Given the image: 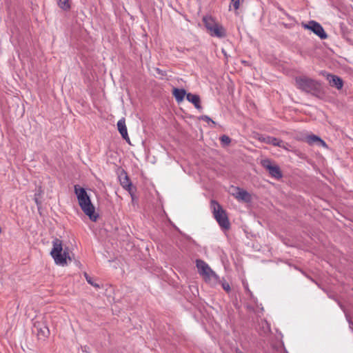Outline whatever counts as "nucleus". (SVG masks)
Segmentation results:
<instances>
[{
  "label": "nucleus",
  "mask_w": 353,
  "mask_h": 353,
  "mask_svg": "<svg viewBox=\"0 0 353 353\" xmlns=\"http://www.w3.org/2000/svg\"><path fill=\"white\" fill-rule=\"evenodd\" d=\"M223 288L227 292H229L230 291V286L228 283L224 282L222 283Z\"/></svg>",
  "instance_id": "28"
},
{
  "label": "nucleus",
  "mask_w": 353,
  "mask_h": 353,
  "mask_svg": "<svg viewBox=\"0 0 353 353\" xmlns=\"http://www.w3.org/2000/svg\"><path fill=\"white\" fill-rule=\"evenodd\" d=\"M117 129L121 137L130 143V138L128 134L125 118L123 117L119 120L117 122Z\"/></svg>",
  "instance_id": "11"
},
{
  "label": "nucleus",
  "mask_w": 353,
  "mask_h": 353,
  "mask_svg": "<svg viewBox=\"0 0 353 353\" xmlns=\"http://www.w3.org/2000/svg\"><path fill=\"white\" fill-rule=\"evenodd\" d=\"M156 70H157V72L159 74H161L163 76L165 75V71H163V70H160L159 68H156Z\"/></svg>",
  "instance_id": "30"
},
{
  "label": "nucleus",
  "mask_w": 353,
  "mask_h": 353,
  "mask_svg": "<svg viewBox=\"0 0 353 353\" xmlns=\"http://www.w3.org/2000/svg\"><path fill=\"white\" fill-rule=\"evenodd\" d=\"M210 208L215 220L219 223V226L225 230L230 228V223L226 213V211L216 200H211Z\"/></svg>",
  "instance_id": "4"
},
{
  "label": "nucleus",
  "mask_w": 353,
  "mask_h": 353,
  "mask_svg": "<svg viewBox=\"0 0 353 353\" xmlns=\"http://www.w3.org/2000/svg\"><path fill=\"white\" fill-rule=\"evenodd\" d=\"M199 119L208 123L211 122L212 123L215 124V122L208 115H202Z\"/></svg>",
  "instance_id": "24"
},
{
  "label": "nucleus",
  "mask_w": 353,
  "mask_h": 353,
  "mask_svg": "<svg viewBox=\"0 0 353 353\" xmlns=\"http://www.w3.org/2000/svg\"><path fill=\"white\" fill-rule=\"evenodd\" d=\"M343 85L344 81L340 77L332 74V87L336 88L339 90H341Z\"/></svg>",
  "instance_id": "19"
},
{
  "label": "nucleus",
  "mask_w": 353,
  "mask_h": 353,
  "mask_svg": "<svg viewBox=\"0 0 353 353\" xmlns=\"http://www.w3.org/2000/svg\"><path fill=\"white\" fill-rule=\"evenodd\" d=\"M209 34L212 37H216L218 38H224L226 37L225 29L219 23H216V25L213 26L212 29L209 32Z\"/></svg>",
  "instance_id": "12"
},
{
  "label": "nucleus",
  "mask_w": 353,
  "mask_h": 353,
  "mask_svg": "<svg viewBox=\"0 0 353 353\" xmlns=\"http://www.w3.org/2000/svg\"><path fill=\"white\" fill-rule=\"evenodd\" d=\"M261 163V165L268 171L272 177L276 179H280L283 177V173L280 167L276 164H272L270 159H263Z\"/></svg>",
  "instance_id": "8"
},
{
  "label": "nucleus",
  "mask_w": 353,
  "mask_h": 353,
  "mask_svg": "<svg viewBox=\"0 0 353 353\" xmlns=\"http://www.w3.org/2000/svg\"><path fill=\"white\" fill-rule=\"evenodd\" d=\"M202 21L208 32L217 23L212 16L209 15L204 16Z\"/></svg>",
  "instance_id": "17"
},
{
  "label": "nucleus",
  "mask_w": 353,
  "mask_h": 353,
  "mask_svg": "<svg viewBox=\"0 0 353 353\" xmlns=\"http://www.w3.org/2000/svg\"><path fill=\"white\" fill-rule=\"evenodd\" d=\"M121 185L132 195V184L127 172L123 169L119 175Z\"/></svg>",
  "instance_id": "9"
},
{
  "label": "nucleus",
  "mask_w": 353,
  "mask_h": 353,
  "mask_svg": "<svg viewBox=\"0 0 353 353\" xmlns=\"http://www.w3.org/2000/svg\"><path fill=\"white\" fill-rule=\"evenodd\" d=\"M301 26L304 29L312 32L321 39H327L328 37L327 34L325 32L322 26L316 21L311 20L307 23L302 22Z\"/></svg>",
  "instance_id": "7"
},
{
  "label": "nucleus",
  "mask_w": 353,
  "mask_h": 353,
  "mask_svg": "<svg viewBox=\"0 0 353 353\" xmlns=\"http://www.w3.org/2000/svg\"><path fill=\"white\" fill-rule=\"evenodd\" d=\"M257 330L261 336H265L271 332L270 325L266 320L259 322Z\"/></svg>",
  "instance_id": "15"
},
{
  "label": "nucleus",
  "mask_w": 353,
  "mask_h": 353,
  "mask_svg": "<svg viewBox=\"0 0 353 353\" xmlns=\"http://www.w3.org/2000/svg\"><path fill=\"white\" fill-rule=\"evenodd\" d=\"M278 9L279 10H280L281 12H282L285 15H286L288 18H290V16L284 10L283 8H282L281 7L279 6L278 7Z\"/></svg>",
  "instance_id": "29"
},
{
  "label": "nucleus",
  "mask_w": 353,
  "mask_h": 353,
  "mask_svg": "<svg viewBox=\"0 0 353 353\" xmlns=\"http://www.w3.org/2000/svg\"><path fill=\"white\" fill-rule=\"evenodd\" d=\"M321 137L316 134H309L305 137V141L310 145H316L318 142L320 141Z\"/></svg>",
  "instance_id": "18"
},
{
  "label": "nucleus",
  "mask_w": 353,
  "mask_h": 353,
  "mask_svg": "<svg viewBox=\"0 0 353 353\" xmlns=\"http://www.w3.org/2000/svg\"><path fill=\"white\" fill-rule=\"evenodd\" d=\"M234 196L238 200L243 201L245 203H250L252 201L251 194L248 191L240 188H236Z\"/></svg>",
  "instance_id": "13"
},
{
  "label": "nucleus",
  "mask_w": 353,
  "mask_h": 353,
  "mask_svg": "<svg viewBox=\"0 0 353 353\" xmlns=\"http://www.w3.org/2000/svg\"><path fill=\"white\" fill-rule=\"evenodd\" d=\"M247 290H248V292L250 295H252V292H251L249 289H247Z\"/></svg>",
  "instance_id": "33"
},
{
  "label": "nucleus",
  "mask_w": 353,
  "mask_h": 353,
  "mask_svg": "<svg viewBox=\"0 0 353 353\" xmlns=\"http://www.w3.org/2000/svg\"><path fill=\"white\" fill-rule=\"evenodd\" d=\"M74 188L79 205L82 211L92 221L96 222L99 215L95 212V208L92 203L90 196L88 194L85 189L80 187L79 185H75Z\"/></svg>",
  "instance_id": "1"
},
{
  "label": "nucleus",
  "mask_w": 353,
  "mask_h": 353,
  "mask_svg": "<svg viewBox=\"0 0 353 353\" xmlns=\"http://www.w3.org/2000/svg\"><path fill=\"white\" fill-rule=\"evenodd\" d=\"M259 140L261 142L272 145L274 146H278L280 148H284L283 141L279 139L276 137H270V136H262L259 138Z\"/></svg>",
  "instance_id": "10"
},
{
  "label": "nucleus",
  "mask_w": 353,
  "mask_h": 353,
  "mask_svg": "<svg viewBox=\"0 0 353 353\" xmlns=\"http://www.w3.org/2000/svg\"><path fill=\"white\" fill-rule=\"evenodd\" d=\"M319 74L320 75L325 77L326 79H327V81H329V83H331V74L326 72L325 70H321V71H319Z\"/></svg>",
  "instance_id": "23"
},
{
  "label": "nucleus",
  "mask_w": 353,
  "mask_h": 353,
  "mask_svg": "<svg viewBox=\"0 0 353 353\" xmlns=\"http://www.w3.org/2000/svg\"><path fill=\"white\" fill-rule=\"evenodd\" d=\"M317 146H322L325 148H328V145L326 144V143L321 138L320 141L318 142Z\"/></svg>",
  "instance_id": "27"
},
{
  "label": "nucleus",
  "mask_w": 353,
  "mask_h": 353,
  "mask_svg": "<svg viewBox=\"0 0 353 353\" xmlns=\"http://www.w3.org/2000/svg\"><path fill=\"white\" fill-rule=\"evenodd\" d=\"M238 353H243V352L240 351V352H239Z\"/></svg>",
  "instance_id": "34"
},
{
  "label": "nucleus",
  "mask_w": 353,
  "mask_h": 353,
  "mask_svg": "<svg viewBox=\"0 0 353 353\" xmlns=\"http://www.w3.org/2000/svg\"><path fill=\"white\" fill-rule=\"evenodd\" d=\"M32 332L36 333L39 340L45 341L50 335V330L43 319L34 321Z\"/></svg>",
  "instance_id": "6"
},
{
  "label": "nucleus",
  "mask_w": 353,
  "mask_h": 353,
  "mask_svg": "<svg viewBox=\"0 0 353 353\" xmlns=\"http://www.w3.org/2000/svg\"><path fill=\"white\" fill-rule=\"evenodd\" d=\"M186 99L189 102L192 103L194 105L196 109L199 110H201L203 109L201 105V99L199 95L188 92V94H186Z\"/></svg>",
  "instance_id": "14"
},
{
  "label": "nucleus",
  "mask_w": 353,
  "mask_h": 353,
  "mask_svg": "<svg viewBox=\"0 0 353 353\" xmlns=\"http://www.w3.org/2000/svg\"><path fill=\"white\" fill-rule=\"evenodd\" d=\"M222 52L224 54V56L225 57H227V53L225 52V51L223 49L222 50Z\"/></svg>",
  "instance_id": "32"
},
{
  "label": "nucleus",
  "mask_w": 353,
  "mask_h": 353,
  "mask_svg": "<svg viewBox=\"0 0 353 353\" xmlns=\"http://www.w3.org/2000/svg\"><path fill=\"white\" fill-rule=\"evenodd\" d=\"M50 255L56 264L64 265L67 263V259L71 261L68 248L63 249L62 241L55 238L52 241V249Z\"/></svg>",
  "instance_id": "3"
},
{
  "label": "nucleus",
  "mask_w": 353,
  "mask_h": 353,
  "mask_svg": "<svg viewBox=\"0 0 353 353\" xmlns=\"http://www.w3.org/2000/svg\"><path fill=\"white\" fill-rule=\"evenodd\" d=\"M59 7L64 11H68L71 8L69 0H57Z\"/></svg>",
  "instance_id": "20"
},
{
  "label": "nucleus",
  "mask_w": 353,
  "mask_h": 353,
  "mask_svg": "<svg viewBox=\"0 0 353 353\" xmlns=\"http://www.w3.org/2000/svg\"><path fill=\"white\" fill-rule=\"evenodd\" d=\"M299 90L319 97L323 94V87L320 82L307 77H298L295 79Z\"/></svg>",
  "instance_id": "2"
},
{
  "label": "nucleus",
  "mask_w": 353,
  "mask_h": 353,
  "mask_svg": "<svg viewBox=\"0 0 353 353\" xmlns=\"http://www.w3.org/2000/svg\"><path fill=\"white\" fill-rule=\"evenodd\" d=\"M219 139L221 144L223 147L229 145L232 141V139L228 135L225 134H223L222 136H221Z\"/></svg>",
  "instance_id": "21"
},
{
  "label": "nucleus",
  "mask_w": 353,
  "mask_h": 353,
  "mask_svg": "<svg viewBox=\"0 0 353 353\" xmlns=\"http://www.w3.org/2000/svg\"><path fill=\"white\" fill-rule=\"evenodd\" d=\"M40 195V192L39 193H35L34 194V202L35 203L37 204V207L39 208V206L41 205V202L39 200V199L37 198L38 196Z\"/></svg>",
  "instance_id": "26"
},
{
  "label": "nucleus",
  "mask_w": 353,
  "mask_h": 353,
  "mask_svg": "<svg viewBox=\"0 0 353 353\" xmlns=\"http://www.w3.org/2000/svg\"><path fill=\"white\" fill-rule=\"evenodd\" d=\"M186 94H188V93L183 88H174L172 90V95L175 98V100L177 103L182 102L185 97H186Z\"/></svg>",
  "instance_id": "16"
},
{
  "label": "nucleus",
  "mask_w": 353,
  "mask_h": 353,
  "mask_svg": "<svg viewBox=\"0 0 353 353\" xmlns=\"http://www.w3.org/2000/svg\"><path fill=\"white\" fill-rule=\"evenodd\" d=\"M323 290L327 293V296H328L329 298H330V297H331V294H330V292H329V291L325 290V289H323Z\"/></svg>",
  "instance_id": "31"
},
{
  "label": "nucleus",
  "mask_w": 353,
  "mask_h": 353,
  "mask_svg": "<svg viewBox=\"0 0 353 353\" xmlns=\"http://www.w3.org/2000/svg\"><path fill=\"white\" fill-rule=\"evenodd\" d=\"M231 3L235 10H238L240 6V0H231Z\"/></svg>",
  "instance_id": "25"
},
{
  "label": "nucleus",
  "mask_w": 353,
  "mask_h": 353,
  "mask_svg": "<svg viewBox=\"0 0 353 353\" xmlns=\"http://www.w3.org/2000/svg\"><path fill=\"white\" fill-rule=\"evenodd\" d=\"M196 266L199 274L203 276L205 281L213 279L215 281L219 280V276L210 268L206 262L202 259L196 260Z\"/></svg>",
  "instance_id": "5"
},
{
  "label": "nucleus",
  "mask_w": 353,
  "mask_h": 353,
  "mask_svg": "<svg viewBox=\"0 0 353 353\" xmlns=\"http://www.w3.org/2000/svg\"><path fill=\"white\" fill-rule=\"evenodd\" d=\"M84 276L85 277V279H86L87 282L89 284H90L91 285H92L93 287H94L97 289L100 288V285L98 283H97L96 282L94 281V279H93L92 277L89 276L87 273H85Z\"/></svg>",
  "instance_id": "22"
}]
</instances>
